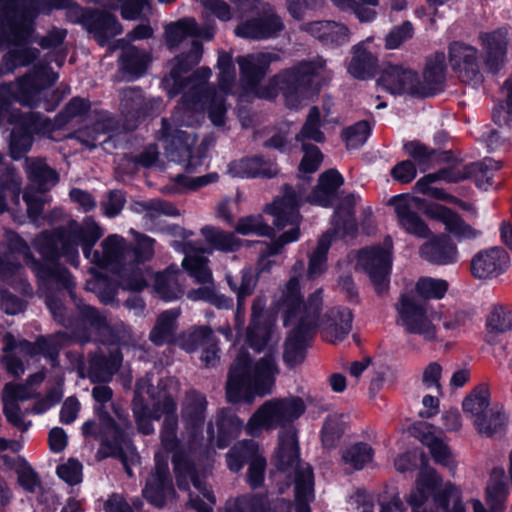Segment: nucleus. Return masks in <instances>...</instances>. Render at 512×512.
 I'll return each instance as SVG.
<instances>
[{"label": "nucleus", "mask_w": 512, "mask_h": 512, "mask_svg": "<svg viewBox=\"0 0 512 512\" xmlns=\"http://www.w3.org/2000/svg\"><path fill=\"white\" fill-rule=\"evenodd\" d=\"M4 238L7 244L0 243V278L10 281L16 277L21 268L17 254L24 256L45 291V303L52 318L67 329L55 333L56 344L65 345L72 340L83 345L91 341L93 331L108 329L105 315L77 297L76 282L65 266L34 258L26 241L12 230H6Z\"/></svg>", "instance_id": "f257e3e1"}, {"label": "nucleus", "mask_w": 512, "mask_h": 512, "mask_svg": "<svg viewBox=\"0 0 512 512\" xmlns=\"http://www.w3.org/2000/svg\"><path fill=\"white\" fill-rule=\"evenodd\" d=\"M202 52V44L193 40L187 53L175 57L169 75L163 79L169 97L184 92L171 118L166 119L173 129L200 125L205 119L206 110L214 126L225 125L227 107L224 98L208 83L212 76L211 69L201 67L189 74L200 62Z\"/></svg>", "instance_id": "f03ea898"}, {"label": "nucleus", "mask_w": 512, "mask_h": 512, "mask_svg": "<svg viewBox=\"0 0 512 512\" xmlns=\"http://www.w3.org/2000/svg\"><path fill=\"white\" fill-rule=\"evenodd\" d=\"M176 402L170 392L164 393L162 401V412L164 420L160 431L161 446L168 452H173L172 464L176 483L179 489L189 490L190 484L199 491L209 504L203 502L199 496L189 493L187 507L197 512H212V505L215 504V496L205 483L206 477L211 470L210 452H199L188 450L181 446L177 437L178 417L176 414Z\"/></svg>", "instance_id": "7ed1b4c3"}, {"label": "nucleus", "mask_w": 512, "mask_h": 512, "mask_svg": "<svg viewBox=\"0 0 512 512\" xmlns=\"http://www.w3.org/2000/svg\"><path fill=\"white\" fill-rule=\"evenodd\" d=\"M343 182L344 179L342 175L337 170L330 169L319 176L317 186L307 196H305L304 188H299L297 191L292 186H284L283 196L268 206L267 212L273 215V224L278 229H284L288 226L291 228L281 234L278 239L272 243H258L260 246L259 254L262 270H269L271 267L270 261L264 263L266 259L280 254L286 244L295 242L299 239V224L301 216L298 209L304 198H306V200L311 204L330 207Z\"/></svg>", "instance_id": "20e7f679"}, {"label": "nucleus", "mask_w": 512, "mask_h": 512, "mask_svg": "<svg viewBox=\"0 0 512 512\" xmlns=\"http://www.w3.org/2000/svg\"><path fill=\"white\" fill-rule=\"evenodd\" d=\"M303 268L301 262L295 265L291 279L274 299V305L283 313L284 326H293L285 341L283 355L285 363L291 367L301 363L305 357L307 342L319 326L322 302V289H317L303 301L297 278Z\"/></svg>", "instance_id": "39448f33"}, {"label": "nucleus", "mask_w": 512, "mask_h": 512, "mask_svg": "<svg viewBox=\"0 0 512 512\" xmlns=\"http://www.w3.org/2000/svg\"><path fill=\"white\" fill-rule=\"evenodd\" d=\"M306 410L304 401L298 396L274 398L264 402L251 416L246 424V432L250 436H259L263 429L282 428L279 434V445L276 452V465L286 471L305 465L299 461V448L295 429L290 425Z\"/></svg>", "instance_id": "423d86ee"}, {"label": "nucleus", "mask_w": 512, "mask_h": 512, "mask_svg": "<svg viewBox=\"0 0 512 512\" xmlns=\"http://www.w3.org/2000/svg\"><path fill=\"white\" fill-rule=\"evenodd\" d=\"M103 236V229L92 217H85L79 223L70 220L66 225L58 226L50 230H44L38 234L33 246L35 250L50 264H60V259L77 267L80 262L78 247H82L83 255L94 264V245Z\"/></svg>", "instance_id": "0eeeda50"}, {"label": "nucleus", "mask_w": 512, "mask_h": 512, "mask_svg": "<svg viewBox=\"0 0 512 512\" xmlns=\"http://www.w3.org/2000/svg\"><path fill=\"white\" fill-rule=\"evenodd\" d=\"M95 400L94 410L99 423L88 420L82 425V434L93 437L111 448V453L121 456L123 445L127 441V432L130 423L128 414L112 402L113 391L107 385H96L92 389Z\"/></svg>", "instance_id": "6e6552de"}, {"label": "nucleus", "mask_w": 512, "mask_h": 512, "mask_svg": "<svg viewBox=\"0 0 512 512\" xmlns=\"http://www.w3.org/2000/svg\"><path fill=\"white\" fill-rule=\"evenodd\" d=\"M276 373L277 367L273 356L266 355L252 364L250 355L244 350L239 351L228 374L226 384L228 401L232 403L242 400L250 401L253 395L270 393Z\"/></svg>", "instance_id": "1a4fd4ad"}, {"label": "nucleus", "mask_w": 512, "mask_h": 512, "mask_svg": "<svg viewBox=\"0 0 512 512\" xmlns=\"http://www.w3.org/2000/svg\"><path fill=\"white\" fill-rule=\"evenodd\" d=\"M296 512H311L310 502L314 499V475L309 464L298 466L295 471ZM292 503L278 498L271 503L262 493H248L237 497L228 512H292Z\"/></svg>", "instance_id": "9d476101"}, {"label": "nucleus", "mask_w": 512, "mask_h": 512, "mask_svg": "<svg viewBox=\"0 0 512 512\" xmlns=\"http://www.w3.org/2000/svg\"><path fill=\"white\" fill-rule=\"evenodd\" d=\"M330 78L331 71L326 67V60L317 56L274 76L271 85L282 91L289 107H297L303 99L318 92Z\"/></svg>", "instance_id": "9b49d317"}, {"label": "nucleus", "mask_w": 512, "mask_h": 512, "mask_svg": "<svg viewBox=\"0 0 512 512\" xmlns=\"http://www.w3.org/2000/svg\"><path fill=\"white\" fill-rule=\"evenodd\" d=\"M357 197L354 194L346 195L337 206L333 216V231H328L321 236L318 240L317 246L309 256L308 268L305 273V263L303 260H298L290 270V277L293 275V268L299 262L303 263V271L297 274L298 285L300 280L306 279L313 281L319 278L327 268V254L331 246L332 236L336 234L340 237L353 235L357 230V223L354 216V206ZM291 278H289L290 280ZM301 294V289L299 288Z\"/></svg>", "instance_id": "f8f14e48"}, {"label": "nucleus", "mask_w": 512, "mask_h": 512, "mask_svg": "<svg viewBox=\"0 0 512 512\" xmlns=\"http://www.w3.org/2000/svg\"><path fill=\"white\" fill-rule=\"evenodd\" d=\"M80 6L74 0H22L13 15H6L0 31L1 42L8 45H23L34 38V20L45 8L67 9L71 22L80 17L74 9Z\"/></svg>", "instance_id": "ddd939ff"}, {"label": "nucleus", "mask_w": 512, "mask_h": 512, "mask_svg": "<svg viewBox=\"0 0 512 512\" xmlns=\"http://www.w3.org/2000/svg\"><path fill=\"white\" fill-rule=\"evenodd\" d=\"M157 388L158 391L155 392L148 375L136 383L133 414L138 430L144 435L154 432L152 420H159L164 415L162 412L163 395L168 392L171 395L176 393L178 382L173 377L162 378L159 380Z\"/></svg>", "instance_id": "4468645a"}, {"label": "nucleus", "mask_w": 512, "mask_h": 512, "mask_svg": "<svg viewBox=\"0 0 512 512\" xmlns=\"http://www.w3.org/2000/svg\"><path fill=\"white\" fill-rule=\"evenodd\" d=\"M157 138L164 145L167 157L172 161L186 162L188 172H194L205 164V149H193L195 136L183 130L173 129L166 118L162 119V127Z\"/></svg>", "instance_id": "2eb2a0df"}, {"label": "nucleus", "mask_w": 512, "mask_h": 512, "mask_svg": "<svg viewBox=\"0 0 512 512\" xmlns=\"http://www.w3.org/2000/svg\"><path fill=\"white\" fill-rule=\"evenodd\" d=\"M398 324L406 332L422 336L426 341L436 338L435 314L425 300L402 295L396 305Z\"/></svg>", "instance_id": "dca6fc26"}, {"label": "nucleus", "mask_w": 512, "mask_h": 512, "mask_svg": "<svg viewBox=\"0 0 512 512\" xmlns=\"http://www.w3.org/2000/svg\"><path fill=\"white\" fill-rule=\"evenodd\" d=\"M392 249V238L387 236L382 244L366 247L358 252L357 265L369 276L378 294L385 292L388 288Z\"/></svg>", "instance_id": "f3484780"}, {"label": "nucleus", "mask_w": 512, "mask_h": 512, "mask_svg": "<svg viewBox=\"0 0 512 512\" xmlns=\"http://www.w3.org/2000/svg\"><path fill=\"white\" fill-rule=\"evenodd\" d=\"M162 108L161 98L146 97L139 87H128L120 93V112L127 130L135 129L139 121L158 114Z\"/></svg>", "instance_id": "a211bd4d"}, {"label": "nucleus", "mask_w": 512, "mask_h": 512, "mask_svg": "<svg viewBox=\"0 0 512 512\" xmlns=\"http://www.w3.org/2000/svg\"><path fill=\"white\" fill-rule=\"evenodd\" d=\"M228 468L233 472L240 471L248 463L247 480L255 489L264 482L266 459L258 453V446L252 440H243L235 444L226 454Z\"/></svg>", "instance_id": "6ab92c4d"}, {"label": "nucleus", "mask_w": 512, "mask_h": 512, "mask_svg": "<svg viewBox=\"0 0 512 512\" xmlns=\"http://www.w3.org/2000/svg\"><path fill=\"white\" fill-rule=\"evenodd\" d=\"M155 242V239L149 236L139 235L136 239V245L134 247L129 245V263L120 272V284L123 289L141 291L147 286L144 268L140 264L149 261L153 257Z\"/></svg>", "instance_id": "aec40b11"}, {"label": "nucleus", "mask_w": 512, "mask_h": 512, "mask_svg": "<svg viewBox=\"0 0 512 512\" xmlns=\"http://www.w3.org/2000/svg\"><path fill=\"white\" fill-rule=\"evenodd\" d=\"M74 9L80 13V17L75 18L73 23L80 24L100 46H105L123 31L116 16L106 10L82 6H77Z\"/></svg>", "instance_id": "412c9836"}, {"label": "nucleus", "mask_w": 512, "mask_h": 512, "mask_svg": "<svg viewBox=\"0 0 512 512\" xmlns=\"http://www.w3.org/2000/svg\"><path fill=\"white\" fill-rule=\"evenodd\" d=\"M284 28V22L274 8L265 5L257 16L242 21L235 28V34L245 39L267 40L278 37Z\"/></svg>", "instance_id": "4be33fe9"}, {"label": "nucleus", "mask_w": 512, "mask_h": 512, "mask_svg": "<svg viewBox=\"0 0 512 512\" xmlns=\"http://www.w3.org/2000/svg\"><path fill=\"white\" fill-rule=\"evenodd\" d=\"M423 200L418 197L401 194L392 197L389 204L394 207L397 223L408 234L419 238H426L430 230L426 223L418 215Z\"/></svg>", "instance_id": "5701e85b"}, {"label": "nucleus", "mask_w": 512, "mask_h": 512, "mask_svg": "<svg viewBox=\"0 0 512 512\" xmlns=\"http://www.w3.org/2000/svg\"><path fill=\"white\" fill-rule=\"evenodd\" d=\"M122 360L123 356L118 348L110 350L108 353L97 350L88 354L87 365L84 363L83 357L80 356L78 369L81 374L86 373L91 382L104 383L110 381L119 370Z\"/></svg>", "instance_id": "b1692460"}, {"label": "nucleus", "mask_w": 512, "mask_h": 512, "mask_svg": "<svg viewBox=\"0 0 512 512\" xmlns=\"http://www.w3.org/2000/svg\"><path fill=\"white\" fill-rule=\"evenodd\" d=\"M277 60H279V56L269 52H259L237 57L236 62L240 69V81L244 89L261 97L264 96L259 93V84L265 77L270 64Z\"/></svg>", "instance_id": "393cba45"}, {"label": "nucleus", "mask_w": 512, "mask_h": 512, "mask_svg": "<svg viewBox=\"0 0 512 512\" xmlns=\"http://www.w3.org/2000/svg\"><path fill=\"white\" fill-rule=\"evenodd\" d=\"M378 83L393 95L408 94L421 98L419 77L410 68L402 65H386L378 79Z\"/></svg>", "instance_id": "a878e982"}, {"label": "nucleus", "mask_w": 512, "mask_h": 512, "mask_svg": "<svg viewBox=\"0 0 512 512\" xmlns=\"http://www.w3.org/2000/svg\"><path fill=\"white\" fill-rule=\"evenodd\" d=\"M478 49L461 41L449 45V63L464 82L481 81Z\"/></svg>", "instance_id": "bb28decb"}, {"label": "nucleus", "mask_w": 512, "mask_h": 512, "mask_svg": "<svg viewBox=\"0 0 512 512\" xmlns=\"http://www.w3.org/2000/svg\"><path fill=\"white\" fill-rule=\"evenodd\" d=\"M510 266V256L502 247H492L476 253L470 264L475 279H494L505 273Z\"/></svg>", "instance_id": "cd10ccee"}, {"label": "nucleus", "mask_w": 512, "mask_h": 512, "mask_svg": "<svg viewBox=\"0 0 512 512\" xmlns=\"http://www.w3.org/2000/svg\"><path fill=\"white\" fill-rule=\"evenodd\" d=\"M100 248L101 251L93 253L94 264L117 271L120 278V272L129 263V244L122 236L111 234L101 242Z\"/></svg>", "instance_id": "c85d7f7f"}, {"label": "nucleus", "mask_w": 512, "mask_h": 512, "mask_svg": "<svg viewBox=\"0 0 512 512\" xmlns=\"http://www.w3.org/2000/svg\"><path fill=\"white\" fill-rule=\"evenodd\" d=\"M121 49L119 56V71L128 81L140 78L151 63L149 52L138 49L136 46L127 45L126 39L116 40L110 47L111 51Z\"/></svg>", "instance_id": "c756f323"}, {"label": "nucleus", "mask_w": 512, "mask_h": 512, "mask_svg": "<svg viewBox=\"0 0 512 512\" xmlns=\"http://www.w3.org/2000/svg\"><path fill=\"white\" fill-rule=\"evenodd\" d=\"M300 30L329 48H337L350 41L349 28L332 20L304 22L300 25Z\"/></svg>", "instance_id": "7c9ffc66"}, {"label": "nucleus", "mask_w": 512, "mask_h": 512, "mask_svg": "<svg viewBox=\"0 0 512 512\" xmlns=\"http://www.w3.org/2000/svg\"><path fill=\"white\" fill-rule=\"evenodd\" d=\"M155 460V468L148 476L142 493L149 503L162 506L173 491V483L167 460L160 459L158 454L155 455Z\"/></svg>", "instance_id": "2f4dec72"}, {"label": "nucleus", "mask_w": 512, "mask_h": 512, "mask_svg": "<svg viewBox=\"0 0 512 512\" xmlns=\"http://www.w3.org/2000/svg\"><path fill=\"white\" fill-rule=\"evenodd\" d=\"M207 405L206 396L200 391L192 388L185 392L181 404V418L193 441L202 432Z\"/></svg>", "instance_id": "473e14b6"}, {"label": "nucleus", "mask_w": 512, "mask_h": 512, "mask_svg": "<svg viewBox=\"0 0 512 512\" xmlns=\"http://www.w3.org/2000/svg\"><path fill=\"white\" fill-rule=\"evenodd\" d=\"M479 41L484 51V63L493 73L505 64L508 48V32L504 28L492 32H481Z\"/></svg>", "instance_id": "72a5a7b5"}, {"label": "nucleus", "mask_w": 512, "mask_h": 512, "mask_svg": "<svg viewBox=\"0 0 512 512\" xmlns=\"http://www.w3.org/2000/svg\"><path fill=\"white\" fill-rule=\"evenodd\" d=\"M323 306V301L321 302ZM319 310V326L322 328L326 339L331 342L343 340L352 329V312L345 307H335L321 315Z\"/></svg>", "instance_id": "f704fd0d"}, {"label": "nucleus", "mask_w": 512, "mask_h": 512, "mask_svg": "<svg viewBox=\"0 0 512 512\" xmlns=\"http://www.w3.org/2000/svg\"><path fill=\"white\" fill-rule=\"evenodd\" d=\"M242 425L243 422L234 412L229 409H222L216 417L217 435H215L213 423H208V439L211 442L215 439L216 446L220 449H224L238 436Z\"/></svg>", "instance_id": "c9c22d12"}, {"label": "nucleus", "mask_w": 512, "mask_h": 512, "mask_svg": "<svg viewBox=\"0 0 512 512\" xmlns=\"http://www.w3.org/2000/svg\"><path fill=\"white\" fill-rule=\"evenodd\" d=\"M423 259L436 265H450L458 261V250L447 235L434 236L420 248Z\"/></svg>", "instance_id": "e433bc0d"}, {"label": "nucleus", "mask_w": 512, "mask_h": 512, "mask_svg": "<svg viewBox=\"0 0 512 512\" xmlns=\"http://www.w3.org/2000/svg\"><path fill=\"white\" fill-rule=\"evenodd\" d=\"M227 172L237 178H272L277 175V165L261 156L246 157L229 163Z\"/></svg>", "instance_id": "4c0bfd02"}, {"label": "nucleus", "mask_w": 512, "mask_h": 512, "mask_svg": "<svg viewBox=\"0 0 512 512\" xmlns=\"http://www.w3.org/2000/svg\"><path fill=\"white\" fill-rule=\"evenodd\" d=\"M427 214L444 224L445 229L459 240L475 239L480 231L467 224L456 212L443 205H434L427 210Z\"/></svg>", "instance_id": "58836bf2"}, {"label": "nucleus", "mask_w": 512, "mask_h": 512, "mask_svg": "<svg viewBox=\"0 0 512 512\" xmlns=\"http://www.w3.org/2000/svg\"><path fill=\"white\" fill-rule=\"evenodd\" d=\"M446 57L443 52H436L427 59L423 81L419 80L421 98L430 97L441 89L445 79Z\"/></svg>", "instance_id": "ea45409f"}, {"label": "nucleus", "mask_w": 512, "mask_h": 512, "mask_svg": "<svg viewBox=\"0 0 512 512\" xmlns=\"http://www.w3.org/2000/svg\"><path fill=\"white\" fill-rule=\"evenodd\" d=\"M25 170L31 185L39 192L50 190L59 181L58 173L43 158L27 157Z\"/></svg>", "instance_id": "a19ab883"}, {"label": "nucleus", "mask_w": 512, "mask_h": 512, "mask_svg": "<svg viewBox=\"0 0 512 512\" xmlns=\"http://www.w3.org/2000/svg\"><path fill=\"white\" fill-rule=\"evenodd\" d=\"M432 429L433 426L428 423H419L414 427V430L419 433L417 436L429 448L435 462L451 470L454 469L455 463L449 447L442 439L433 435Z\"/></svg>", "instance_id": "79ce46f5"}, {"label": "nucleus", "mask_w": 512, "mask_h": 512, "mask_svg": "<svg viewBox=\"0 0 512 512\" xmlns=\"http://www.w3.org/2000/svg\"><path fill=\"white\" fill-rule=\"evenodd\" d=\"M360 42L353 46V56L348 66V72L357 79L366 80L372 78L377 68V58L365 48L366 42Z\"/></svg>", "instance_id": "37998d69"}, {"label": "nucleus", "mask_w": 512, "mask_h": 512, "mask_svg": "<svg viewBox=\"0 0 512 512\" xmlns=\"http://www.w3.org/2000/svg\"><path fill=\"white\" fill-rule=\"evenodd\" d=\"M184 251L182 265L189 275L199 283L211 282L212 273L208 267V259L204 256V250L196 248L192 243H186Z\"/></svg>", "instance_id": "c03bdc74"}, {"label": "nucleus", "mask_w": 512, "mask_h": 512, "mask_svg": "<svg viewBox=\"0 0 512 512\" xmlns=\"http://www.w3.org/2000/svg\"><path fill=\"white\" fill-rule=\"evenodd\" d=\"M509 494V487L505 480L503 468L496 467L492 470L486 488V501L491 512H503L505 502Z\"/></svg>", "instance_id": "a18cd8bd"}, {"label": "nucleus", "mask_w": 512, "mask_h": 512, "mask_svg": "<svg viewBox=\"0 0 512 512\" xmlns=\"http://www.w3.org/2000/svg\"><path fill=\"white\" fill-rule=\"evenodd\" d=\"M134 211L143 214L147 224H153L163 216H178V209L171 203L156 198L147 201H138L134 203Z\"/></svg>", "instance_id": "49530a36"}, {"label": "nucleus", "mask_w": 512, "mask_h": 512, "mask_svg": "<svg viewBox=\"0 0 512 512\" xmlns=\"http://www.w3.org/2000/svg\"><path fill=\"white\" fill-rule=\"evenodd\" d=\"M45 410L46 407H42L40 403L31 408L23 406L21 403H16L15 400H5L3 402V413L7 421L21 432L27 431L31 425V421L25 420L27 415L33 412L40 414Z\"/></svg>", "instance_id": "de8ad7c7"}, {"label": "nucleus", "mask_w": 512, "mask_h": 512, "mask_svg": "<svg viewBox=\"0 0 512 512\" xmlns=\"http://www.w3.org/2000/svg\"><path fill=\"white\" fill-rule=\"evenodd\" d=\"M180 315V311L176 308L162 312L155 323V326L149 334V339L157 346H161L172 340L175 329L176 320Z\"/></svg>", "instance_id": "09e8293b"}, {"label": "nucleus", "mask_w": 512, "mask_h": 512, "mask_svg": "<svg viewBox=\"0 0 512 512\" xmlns=\"http://www.w3.org/2000/svg\"><path fill=\"white\" fill-rule=\"evenodd\" d=\"M93 277L86 281V290L93 292L104 305H111L114 303L118 286H123L116 283L110 277L103 274H95V269H90ZM119 282H121L119 280Z\"/></svg>", "instance_id": "8fccbe9b"}, {"label": "nucleus", "mask_w": 512, "mask_h": 512, "mask_svg": "<svg viewBox=\"0 0 512 512\" xmlns=\"http://www.w3.org/2000/svg\"><path fill=\"white\" fill-rule=\"evenodd\" d=\"M21 181L14 168L5 166L0 169V214L8 209L7 198L19 204Z\"/></svg>", "instance_id": "3c124183"}, {"label": "nucleus", "mask_w": 512, "mask_h": 512, "mask_svg": "<svg viewBox=\"0 0 512 512\" xmlns=\"http://www.w3.org/2000/svg\"><path fill=\"white\" fill-rule=\"evenodd\" d=\"M178 276L179 270L174 267H168L164 272L156 275L154 290L161 299L172 301L181 296L182 290Z\"/></svg>", "instance_id": "603ef678"}, {"label": "nucleus", "mask_w": 512, "mask_h": 512, "mask_svg": "<svg viewBox=\"0 0 512 512\" xmlns=\"http://www.w3.org/2000/svg\"><path fill=\"white\" fill-rule=\"evenodd\" d=\"M403 149L421 172L432 168L439 161L438 152L419 141H408L404 143Z\"/></svg>", "instance_id": "864d4df0"}, {"label": "nucleus", "mask_w": 512, "mask_h": 512, "mask_svg": "<svg viewBox=\"0 0 512 512\" xmlns=\"http://www.w3.org/2000/svg\"><path fill=\"white\" fill-rule=\"evenodd\" d=\"M506 420L503 407L492 404L481 418L474 419L473 422L480 434L491 437L505 426Z\"/></svg>", "instance_id": "5fc2aeb1"}, {"label": "nucleus", "mask_w": 512, "mask_h": 512, "mask_svg": "<svg viewBox=\"0 0 512 512\" xmlns=\"http://www.w3.org/2000/svg\"><path fill=\"white\" fill-rule=\"evenodd\" d=\"M113 128L112 121H98L92 126L75 132V138L89 149L105 143L109 138V132Z\"/></svg>", "instance_id": "6e6d98bb"}, {"label": "nucleus", "mask_w": 512, "mask_h": 512, "mask_svg": "<svg viewBox=\"0 0 512 512\" xmlns=\"http://www.w3.org/2000/svg\"><path fill=\"white\" fill-rule=\"evenodd\" d=\"M218 89L211 85L219 95L224 99L225 96L232 92L236 84V71L232 61V57L226 52H220L217 59Z\"/></svg>", "instance_id": "4d7b16f0"}, {"label": "nucleus", "mask_w": 512, "mask_h": 512, "mask_svg": "<svg viewBox=\"0 0 512 512\" xmlns=\"http://www.w3.org/2000/svg\"><path fill=\"white\" fill-rule=\"evenodd\" d=\"M201 232L207 242L220 251L234 252L242 245L241 240L235 234L225 232L216 227L205 226L201 229Z\"/></svg>", "instance_id": "13d9d810"}, {"label": "nucleus", "mask_w": 512, "mask_h": 512, "mask_svg": "<svg viewBox=\"0 0 512 512\" xmlns=\"http://www.w3.org/2000/svg\"><path fill=\"white\" fill-rule=\"evenodd\" d=\"M373 454L374 450L369 444L358 442L343 448L341 450V459L345 465L350 466L354 470H361L372 460Z\"/></svg>", "instance_id": "bf43d9fd"}, {"label": "nucleus", "mask_w": 512, "mask_h": 512, "mask_svg": "<svg viewBox=\"0 0 512 512\" xmlns=\"http://www.w3.org/2000/svg\"><path fill=\"white\" fill-rule=\"evenodd\" d=\"M217 173H209L199 177H189L179 174L175 177L172 185H167L164 189L165 192L170 194H178L185 191H196L199 188L214 183L218 180Z\"/></svg>", "instance_id": "052dcab7"}, {"label": "nucleus", "mask_w": 512, "mask_h": 512, "mask_svg": "<svg viewBox=\"0 0 512 512\" xmlns=\"http://www.w3.org/2000/svg\"><path fill=\"white\" fill-rule=\"evenodd\" d=\"M490 407L489 391L484 386L476 387L462 403L463 411L470 414L473 419L481 418Z\"/></svg>", "instance_id": "680f3d73"}, {"label": "nucleus", "mask_w": 512, "mask_h": 512, "mask_svg": "<svg viewBox=\"0 0 512 512\" xmlns=\"http://www.w3.org/2000/svg\"><path fill=\"white\" fill-rule=\"evenodd\" d=\"M18 485L28 494L41 491V480L37 472L25 460H19L14 466Z\"/></svg>", "instance_id": "e2e57ef3"}, {"label": "nucleus", "mask_w": 512, "mask_h": 512, "mask_svg": "<svg viewBox=\"0 0 512 512\" xmlns=\"http://www.w3.org/2000/svg\"><path fill=\"white\" fill-rule=\"evenodd\" d=\"M320 126V111L317 106H313L310 108L307 119L300 132L296 135V141L301 144L306 143V140H312L318 143L323 142L325 136L320 130Z\"/></svg>", "instance_id": "0e129e2a"}, {"label": "nucleus", "mask_w": 512, "mask_h": 512, "mask_svg": "<svg viewBox=\"0 0 512 512\" xmlns=\"http://www.w3.org/2000/svg\"><path fill=\"white\" fill-rule=\"evenodd\" d=\"M33 136L19 122L14 126L10 135V154L14 160L21 159L31 149Z\"/></svg>", "instance_id": "69168bd1"}, {"label": "nucleus", "mask_w": 512, "mask_h": 512, "mask_svg": "<svg viewBox=\"0 0 512 512\" xmlns=\"http://www.w3.org/2000/svg\"><path fill=\"white\" fill-rule=\"evenodd\" d=\"M345 431L343 417L338 414L329 415L323 424L321 440L326 448H334Z\"/></svg>", "instance_id": "338daca9"}, {"label": "nucleus", "mask_w": 512, "mask_h": 512, "mask_svg": "<svg viewBox=\"0 0 512 512\" xmlns=\"http://www.w3.org/2000/svg\"><path fill=\"white\" fill-rule=\"evenodd\" d=\"M195 27L193 18H184L169 24L165 29L166 44L170 49L178 47L186 38L191 36V29Z\"/></svg>", "instance_id": "774afa93"}]
</instances>
